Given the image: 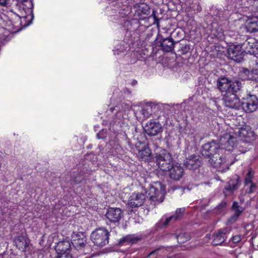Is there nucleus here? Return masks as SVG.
Instances as JSON below:
<instances>
[{"label":"nucleus","mask_w":258,"mask_h":258,"mask_svg":"<svg viewBox=\"0 0 258 258\" xmlns=\"http://www.w3.org/2000/svg\"><path fill=\"white\" fill-rule=\"evenodd\" d=\"M161 124L159 122L149 121L145 127L146 133L150 136H155L162 132Z\"/></svg>","instance_id":"nucleus-12"},{"label":"nucleus","mask_w":258,"mask_h":258,"mask_svg":"<svg viewBox=\"0 0 258 258\" xmlns=\"http://www.w3.org/2000/svg\"><path fill=\"white\" fill-rule=\"evenodd\" d=\"M136 83H137V82H136V81H135V82H133V84H134H134H136Z\"/></svg>","instance_id":"nucleus-42"},{"label":"nucleus","mask_w":258,"mask_h":258,"mask_svg":"<svg viewBox=\"0 0 258 258\" xmlns=\"http://www.w3.org/2000/svg\"><path fill=\"white\" fill-rule=\"evenodd\" d=\"M238 186V179H231L229 181L228 186L224 188L223 193L225 196H229L232 194L234 190L237 188Z\"/></svg>","instance_id":"nucleus-24"},{"label":"nucleus","mask_w":258,"mask_h":258,"mask_svg":"<svg viewBox=\"0 0 258 258\" xmlns=\"http://www.w3.org/2000/svg\"><path fill=\"white\" fill-rule=\"evenodd\" d=\"M176 237L179 244H183L190 239V236L187 233H180Z\"/></svg>","instance_id":"nucleus-29"},{"label":"nucleus","mask_w":258,"mask_h":258,"mask_svg":"<svg viewBox=\"0 0 258 258\" xmlns=\"http://www.w3.org/2000/svg\"><path fill=\"white\" fill-rule=\"evenodd\" d=\"M136 148L138 150V156L143 160H148L151 155L150 149L144 144L139 143L136 145Z\"/></svg>","instance_id":"nucleus-22"},{"label":"nucleus","mask_w":258,"mask_h":258,"mask_svg":"<svg viewBox=\"0 0 258 258\" xmlns=\"http://www.w3.org/2000/svg\"><path fill=\"white\" fill-rule=\"evenodd\" d=\"M249 187L247 189V192L248 194H251L253 192L256 188V184L253 183H249Z\"/></svg>","instance_id":"nucleus-33"},{"label":"nucleus","mask_w":258,"mask_h":258,"mask_svg":"<svg viewBox=\"0 0 258 258\" xmlns=\"http://www.w3.org/2000/svg\"><path fill=\"white\" fill-rule=\"evenodd\" d=\"M223 153V149L221 148L220 145L215 141L205 144L203 146L202 154L205 157L210 158L215 156L216 154Z\"/></svg>","instance_id":"nucleus-7"},{"label":"nucleus","mask_w":258,"mask_h":258,"mask_svg":"<svg viewBox=\"0 0 258 258\" xmlns=\"http://www.w3.org/2000/svg\"><path fill=\"white\" fill-rule=\"evenodd\" d=\"M146 193V198H149L154 205L159 204L164 200L165 190L161 184L151 186Z\"/></svg>","instance_id":"nucleus-3"},{"label":"nucleus","mask_w":258,"mask_h":258,"mask_svg":"<svg viewBox=\"0 0 258 258\" xmlns=\"http://www.w3.org/2000/svg\"><path fill=\"white\" fill-rule=\"evenodd\" d=\"M242 239L241 235H236L235 236H233L231 239V240L229 241L228 245L230 247H234L235 245L234 244H237L239 243L240 241H241Z\"/></svg>","instance_id":"nucleus-31"},{"label":"nucleus","mask_w":258,"mask_h":258,"mask_svg":"<svg viewBox=\"0 0 258 258\" xmlns=\"http://www.w3.org/2000/svg\"><path fill=\"white\" fill-rule=\"evenodd\" d=\"M156 158L157 164L163 171L169 170L173 164L171 155L165 151L159 155H157Z\"/></svg>","instance_id":"nucleus-5"},{"label":"nucleus","mask_w":258,"mask_h":258,"mask_svg":"<svg viewBox=\"0 0 258 258\" xmlns=\"http://www.w3.org/2000/svg\"><path fill=\"white\" fill-rule=\"evenodd\" d=\"M16 247L23 251H27L29 249V240L24 236L19 235L14 239Z\"/></svg>","instance_id":"nucleus-19"},{"label":"nucleus","mask_w":258,"mask_h":258,"mask_svg":"<svg viewBox=\"0 0 258 258\" xmlns=\"http://www.w3.org/2000/svg\"><path fill=\"white\" fill-rule=\"evenodd\" d=\"M155 13H156V11L155 10H153L151 17H153V18L154 19V23L157 24L158 25L159 23V20L156 16Z\"/></svg>","instance_id":"nucleus-38"},{"label":"nucleus","mask_w":258,"mask_h":258,"mask_svg":"<svg viewBox=\"0 0 258 258\" xmlns=\"http://www.w3.org/2000/svg\"><path fill=\"white\" fill-rule=\"evenodd\" d=\"M169 171L170 177L175 180H179L183 174V169L179 163L173 164Z\"/></svg>","instance_id":"nucleus-18"},{"label":"nucleus","mask_w":258,"mask_h":258,"mask_svg":"<svg viewBox=\"0 0 258 258\" xmlns=\"http://www.w3.org/2000/svg\"><path fill=\"white\" fill-rule=\"evenodd\" d=\"M255 66L251 71L248 69H243L240 72V76L243 80H248L258 82V60H254Z\"/></svg>","instance_id":"nucleus-11"},{"label":"nucleus","mask_w":258,"mask_h":258,"mask_svg":"<svg viewBox=\"0 0 258 258\" xmlns=\"http://www.w3.org/2000/svg\"><path fill=\"white\" fill-rule=\"evenodd\" d=\"M231 228L229 227H224L219 229L213 235V243L214 245H220L227 239L228 235L230 233Z\"/></svg>","instance_id":"nucleus-9"},{"label":"nucleus","mask_w":258,"mask_h":258,"mask_svg":"<svg viewBox=\"0 0 258 258\" xmlns=\"http://www.w3.org/2000/svg\"><path fill=\"white\" fill-rule=\"evenodd\" d=\"M241 106L246 112H252L257 108L258 99L255 95H249L244 98Z\"/></svg>","instance_id":"nucleus-8"},{"label":"nucleus","mask_w":258,"mask_h":258,"mask_svg":"<svg viewBox=\"0 0 258 258\" xmlns=\"http://www.w3.org/2000/svg\"><path fill=\"white\" fill-rule=\"evenodd\" d=\"M139 240V238L135 235H128L121 239L119 243L121 245H123L124 243L133 244L136 243L137 241H138Z\"/></svg>","instance_id":"nucleus-28"},{"label":"nucleus","mask_w":258,"mask_h":258,"mask_svg":"<svg viewBox=\"0 0 258 258\" xmlns=\"http://www.w3.org/2000/svg\"><path fill=\"white\" fill-rule=\"evenodd\" d=\"M241 46L246 52L252 53L254 52V48H258V42L254 38L250 37L246 39Z\"/></svg>","instance_id":"nucleus-20"},{"label":"nucleus","mask_w":258,"mask_h":258,"mask_svg":"<svg viewBox=\"0 0 258 258\" xmlns=\"http://www.w3.org/2000/svg\"><path fill=\"white\" fill-rule=\"evenodd\" d=\"M71 247V244L68 241H59L55 246V250L58 254L67 253Z\"/></svg>","instance_id":"nucleus-26"},{"label":"nucleus","mask_w":258,"mask_h":258,"mask_svg":"<svg viewBox=\"0 0 258 258\" xmlns=\"http://www.w3.org/2000/svg\"><path fill=\"white\" fill-rule=\"evenodd\" d=\"M135 14L140 17H145L150 14V7L145 3H140L135 6Z\"/></svg>","instance_id":"nucleus-21"},{"label":"nucleus","mask_w":258,"mask_h":258,"mask_svg":"<svg viewBox=\"0 0 258 258\" xmlns=\"http://www.w3.org/2000/svg\"><path fill=\"white\" fill-rule=\"evenodd\" d=\"M160 106L154 103H149L144 105L140 110L139 113L144 119H147L159 111Z\"/></svg>","instance_id":"nucleus-10"},{"label":"nucleus","mask_w":258,"mask_h":258,"mask_svg":"<svg viewBox=\"0 0 258 258\" xmlns=\"http://www.w3.org/2000/svg\"><path fill=\"white\" fill-rule=\"evenodd\" d=\"M217 86L222 94L223 101L227 107L234 109H239L241 103L236 93L241 87V83L239 81H233L227 78L222 77L217 82Z\"/></svg>","instance_id":"nucleus-1"},{"label":"nucleus","mask_w":258,"mask_h":258,"mask_svg":"<svg viewBox=\"0 0 258 258\" xmlns=\"http://www.w3.org/2000/svg\"><path fill=\"white\" fill-rule=\"evenodd\" d=\"M232 209L234 212V214L228 220V222L231 223L235 222L243 211V208L242 207L239 206L238 203L236 202L233 203Z\"/></svg>","instance_id":"nucleus-25"},{"label":"nucleus","mask_w":258,"mask_h":258,"mask_svg":"<svg viewBox=\"0 0 258 258\" xmlns=\"http://www.w3.org/2000/svg\"><path fill=\"white\" fill-rule=\"evenodd\" d=\"M254 171L250 168L245 177L244 183L245 186L248 185L249 183H253L252 179L254 177Z\"/></svg>","instance_id":"nucleus-30"},{"label":"nucleus","mask_w":258,"mask_h":258,"mask_svg":"<svg viewBox=\"0 0 258 258\" xmlns=\"http://www.w3.org/2000/svg\"><path fill=\"white\" fill-rule=\"evenodd\" d=\"M141 1H145V0H141Z\"/></svg>","instance_id":"nucleus-43"},{"label":"nucleus","mask_w":258,"mask_h":258,"mask_svg":"<svg viewBox=\"0 0 258 258\" xmlns=\"http://www.w3.org/2000/svg\"><path fill=\"white\" fill-rule=\"evenodd\" d=\"M174 222V218L172 216L166 218L165 221L163 223L164 226L167 225L170 222Z\"/></svg>","instance_id":"nucleus-35"},{"label":"nucleus","mask_w":258,"mask_h":258,"mask_svg":"<svg viewBox=\"0 0 258 258\" xmlns=\"http://www.w3.org/2000/svg\"><path fill=\"white\" fill-rule=\"evenodd\" d=\"M109 232L104 228H98L92 232L91 239L98 246L102 247L108 243Z\"/></svg>","instance_id":"nucleus-4"},{"label":"nucleus","mask_w":258,"mask_h":258,"mask_svg":"<svg viewBox=\"0 0 258 258\" xmlns=\"http://www.w3.org/2000/svg\"><path fill=\"white\" fill-rule=\"evenodd\" d=\"M200 159L199 155H192L184 161L183 165L189 169L196 170L201 165Z\"/></svg>","instance_id":"nucleus-16"},{"label":"nucleus","mask_w":258,"mask_h":258,"mask_svg":"<svg viewBox=\"0 0 258 258\" xmlns=\"http://www.w3.org/2000/svg\"><path fill=\"white\" fill-rule=\"evenodd\" d=\"M105 217L110 222L118 223L122 217L121 210L117 208H110L107 210Z\"/></svg>","instance_id":"nucleus-15"},{"label":"nucleus","mask_w":258,"mask_h":258,"mask_svg":"<svg viewBox=\"0 0 258 258\" xmlns=\"http://www.w3.org/2000/svg\"><path fill=\"white\" fill-rule=\"evenodd\" d=\"M227 203L225 201H222L217 207L218 210H222L225 208L226 206Z\"/></svg>","instance_id":"nucleus-37"},{"label":"nucleus","mask_w":258,"mask_h":258,"mask_svg":"<svg viewBox=\"0 0 258 258\" xmlns=\"http://www.w3.org/2000/svg\"><path fill=\"white\" fill-rule=\"evenodd\" d=\"M245 27L247 32L252 33L258 31V18L254 17L248 19Z\"/></svg>","instance_id":"nucleus-23"},{"label":"nucleus","mask_w":258,"mask_h":258,"mask_svg":"<svg viewBox=\"0 0 258 258\" xmlns=\"http://www.w3.org/2000/svg\"><path fill=\"white\" fill-rule=\"evenodd\" d=\"M8 0H0V5L5 6L7 4Z\"/></svg>","instance_id":"nucleus-39"},{"label":"nucleus","mask_w":258,"mask_h":258,"mask_svg":"<svg viewBox=\"0 0 258 258\" xmlns=\"http://www.w3.org/2000/svg\"><path fill=\"white\" fill-rule=\"evenodd\" d=\"M146 199L145 195L143 193L134 192L130 196L128 200V205L132 207L141 206Z\"/></svg>","instance_id":"nucleus-17"},{"label":"nucleus","mask_w":258,"mask_h":258,"mask_svg":"<svg viewBox=\"0 0 258 258\" xmlns=\"http://www.w3.org/2000/svg\"><path fill=\"white\" fill-rule=\"evenodd\" d=\"M60 255L57 256L56 258H73L71 254L69 253L60 254Z\"/></svg>","instance_id":"nucleus-36"},{"label":"nucleus","mask_w":258,"mask_h":258,"mask_svg":"<svg viewBox=\"0 0 258 258\" xmlns=\"http://www.w3.org/2000/svg\"><path fill=\"white\" fill-rule=\"evenodd\" d=\"M72 243L77 249L84 247L86 245V238L82 232H74L72 236Z\"/></svg>","instance_id":"nucleus-13"},{"label":"nucleus","mask_w":258,"mask_h":258,"mask_svg":"<svg viewBox=\"0 0 258 258\" xmlns=\"http://www.w3.org/2000/svg\"><path fill=\"white\" fill-rule=\"evenodd\" d=\"M219 144L223 149V153H226L227 151L228 153L236 146V139L230 134L225 133L220 137Z\"/></svg>","instance_id":"nucleus-6"},{"label":"nucleus","mask_w":258,"mask_h":258,"mask_svg":"<svg viewBox=\"0 0 258 258\" xmlns=\"http://www.w3.org/2000/svg\"><path fill=\"white\" fill-rule=\"evenodd\" d=\"M174 42L172 38H167L163 39L161 43L162 49L166 52H170L174 48Z\"/></svg>","instance_id":"nucleus-27"},{"label":"nucleus","mask_w":258,"mask_h":258,"mask_svg":"<svg viewBox=\"0 0 258 258\" xmlns=\"http://www.w3.org/2000/svg\"><path fill=\"white\" fill-rule=\"evenodd\" d=\"M242 46L240 44L231 45L228 49V55L229 58L238 61L241 58L243 53Z\"/></svg>","instance_id":"nucleus-14"},{"label":"nucleus","mask_w":258,"mask_h":258,"mask_svg":"<svg viewBox=\"0 0 258 258\" xmlns=\"http://www.w3.org/2000/svg\"><path fill=\"white\" fill-rule=\"evenodd\" d=\"M215 155L210 158L209 162L213 167L218 169L219 171L227 170L229 166L234 163L231 160L232 155L230 153L216 154Z\"/></svg>","instance_id":"nucleus-2"},{"label":"nucleus","mask_w":258,"mask_h":258,"mask_svg":"<svg viewBox=\"0 0 258 258\" xmlns=\"http://www.w3.org/2000/svg\"><path fill=\"white\" fill-rule=\"evenodd\" d=\"M27 0H17V1L20 3H23L24 2H26Z\"/></svg>","instance_id":"nucleus-40"},{"label":"nucleus","mask_w":258,"mask_h":258,"mask_svg":"<svg viewBox=\"0 0 258 258\" xmlns=\"http://www.w3.org/2000/svg\"><path fill=\"white\" fill-rule=\"evenodd\" d=\"M154 252V251H152V252L149 254V255H150L152 254Z\"/></svg>","instance_id":"nucleus-41"},{"label":"nucleus","mask_w":258,"mask_h":258,"mask_svg":"<svg viewBox=\"0 0 258 258\" xmlns=\"http://www.w3.org/2000/svg\"><path fill=\"white\" fill-rule=\"evenodd\" d=\"M84 177L83 176H79L78 177H75L73 181L75 184H79L81 183Z\"/></svg>","instance_id":"nucleus-34"},{"label":"nucleus","mask_w":258,"mask_h":258,"mask_svg":"<svg viewBox=\"0 0 258 258\" xmlns=\"http://www.w3.org/2000/svg\"><path fill=\"white\" fill-rule=\"evenodd\" d=\"M185 208L177 209L176 210L175 214L172 215L174 218V221H176L181 218L183 216L185 212Z\"/></svg>","instance_id":"nucleus-32"}]
</instances>
